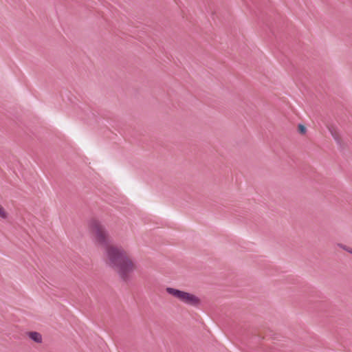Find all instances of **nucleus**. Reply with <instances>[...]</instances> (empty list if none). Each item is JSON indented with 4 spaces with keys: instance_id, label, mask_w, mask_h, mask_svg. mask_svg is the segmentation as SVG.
I'll use <instances>...</instances> for the list:
<instances>
[{
    "instance_id": "nucleus-1",
    "label": "nucleus",
    "mask_w": 352,
    "mask_h": 352,
    "mask_svg": "<svg viewBox=\"0 0 352 352\" xmlns=\"http://www.w3.org/2000/svg\"><path fill=\"white\" fill-rule=\"evenodd\" d=\"M107 263L118 274L120 279L128 283L131 274L135 270V264L129 258L127 252L121 246L110 245L105 248Z\"/></svg>"
},
{
    "instance_id": "nucleus-2",
    "label": "nucleus",
    "mask_w": 352,
    "mask_h": 352,
    "mask_svg": "<svg viewBox=\"0 0 352 352\" xmlns=\"http://www.w3.org/2000/svg\"><path fill=\"white\" fill-rule=\"evenodd\" d=\"M89 228L94 234L96 241L100 245L105 247V248L107 246L110 245L108 232L100 221L92 219L89 221Z\"/></svg>"
},
{
    "instance_id": "nucleus-3",
    "label": "nucleus",
    "mask_w": 352,
    "mask_h": 352,
    "mask_svg": "<svg viewBox=\"0 0 352 352\" xmlns=\"http://www.w3.org/2000/svg\"><path fill=\"white\" fill-rule=\"evenodd\" d=\"M166 291L168 294L188 305L198 307L201 304L199 298L192 294L172 287H167Z\"/></svg>"
},
{
    "instance_id": "nucleus-4",
    "label": "nucleus",
    "mask_w": 352,
    "mask_h": 352,
    "mask_svg": "<svg viewBox=\"0 0 352 352\" xmlns=\"http://www.w3.org/2000/svg\"><path fill=\"white\" fill-rule=\"evenodd\" d=\"M28 337L36 343L42 342V336L40 333L36 331H29L28 332Z\"/></svg>"
},
{
    "instance_id": "nucleus-5",
    "label": "nucleus",
    "mask_w": 352,
    "mask_h": 352,
    "mask_svg": "<svg viewBox=\"0 0 352 352\" xmlns=\"http://www.w3.org/2000/svg\"><path fill=\"white\" fill-rule=\"evenodd\" d=\"M298 131L299 133L304 135L307 131V129L305 125L299 124L298 126Z\"/></svg>"
},
{
    "instance_id": "nucleus-6",
    "label": "nucleus",
    "mask_w": 352,
    "mask_h": 352,
    "mask_svg": "<svg viewBox=\"0 0 352 352\" xmlns=\"http://www.w3.org/2000/svg\"><path fill=\"white\" fill-rule=\"evenodd\" d=\"M0 217L6 219L8 218V213L5 211L4 208L0 205Z\"/></svg>"
},
{
    "instance_id": "nucleus-7",
    "label": "nucleus",
    "mask_w": 352,
    "mask_h": 352,
    "mask_svg": "<svg viewBox=\"0 0 352 352\" xmlns=\"http://www.w3.org/2000/svg\"><path fill=\"white\" fill-rule=\"evenodd\" d=\"M341 247L344 249L345 250H346L347 252H349V253L352 254V249L350 248H346V246L344 245H341Z\"/></svg>"
}]
</instances>
